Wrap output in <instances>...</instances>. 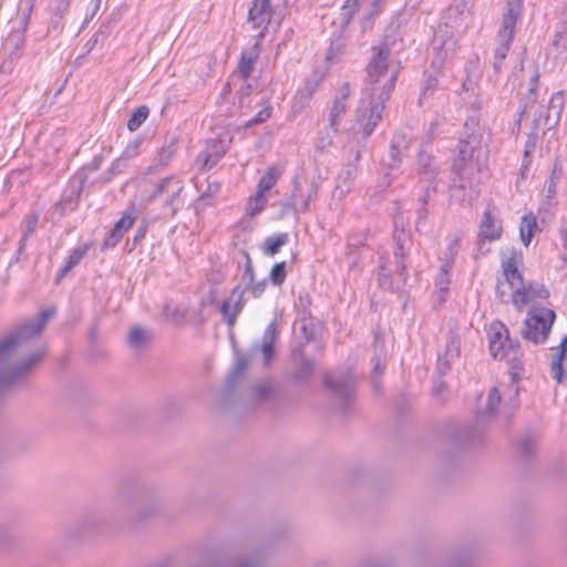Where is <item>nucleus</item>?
<instances>
[{"mask_svg":"<svg viewBox=\"0 0 567 567\" xmlns=\"http://www.w3.org/2000/svg\"><path fill=\"white\" fill-rule=\"evenodd\" d=\"M220 189V184L217 182L208 183L206 190H204L200 195V199L213 197Z\"/></svg>","mask_w":567,"mask_h":567,"instance_id":"338daca9","label":"nucleus"},{"mask_svg":"<svg viewBox=\"0 0 567 567\" xmlns=\"http://www.w3.org/2000/svg\"><path fill=\"white\" fill-rule=\"evenodd\" d=\"M472 131L468 132L470 124L465 123L466 132L458 141L457 153L452 164V172L460 178V188L466 187L465 179L472 173L473 154L481 144V135L475 131L477 123L472 122Z\"/></svg>","mask_w":567,"mask_h":567,"instance_id":"0eeeda50","label":"nucleus"},{"mask_svg":"<svg viewBox=\"0 0 567 567\" xmlns=\"http://www.w3.org/2000/svg\"><path fill=\"white\" fill-rule=\"evenodd\" d=\"M357 175H358V167L355 164L346 165L341 169V172L338 176L336 192H339L340 195L349 193L351 185H352L353 181L355 179Z\"/></svg>","mask_w":567,"mask_h":567,"instance_id":"a878e982","label":"nucleus"},{"mask_svg":"<svg viewBox=\"0 0 567 567\" xmlns=\"http://www.w3.org/2000/svg\"><path fill=\"white\" fill-rule=\"evenodd\" d=\"M513 399L511 400V403L509 404H504L503 406V413L505 414L506 419H509L514 412L516 411V409L518 408V400H517V395H518V386H515L513 389Z\"/></svg>","mask_w":567,"mask_h":567,"instance_id":"5fc2aeb1","label":"nucleus"},{"mask_svg":"<svg viewBox=\"0 0 567 567\" xmlns=\"http://www.w3.org/2000/svg\"><path fill=\"white\" fill-rule=\"evenodd\" d=\"M259 54L260 48L258 42L241 52L238 63V73L244 81H247L250 78Z\"/></svg>","mask_w":567,"mask_h":567,"instance_id":"6ab92c4d","label":"nucleus"},{"mask_svg":"<svg viewBox=\"0 0 567 567\" xmlns=\"http://www.w3.org/2000/svg\"><path fill=\"white\" fill-rule=\"evenodd\" d=\"M71 0H50L49 7L56 18L62 19L68 11Z\"/></svg>","mask_w":567,"mask_h":567,"instance_id":"603ef678","label":"nucleus"},{"mask_svg":"<svg viewBox=\"0 0 567 567\" xmlns=\"http://www.w3.org/2000/svg\"><path fill=\"white\" fill-rule=\"evenodd\" d=\"M248 19L254 27L265 24L257 35L278 33L282 21L281 14L270 9V0H252Z\"/></svg>","mask_w":567,"mask_h":567,"instance_id":"6e6552de","label":"nucleus"},{"mask_svg":"<svg viewBox=\"0 0 567 567\" xmlns=\"http://www.w3.org/2000/svg\"><path fill=\"white\" fill-rule=\"evenodd\" d=\"M506 6L502 14V23L498 29V35H514L515 27L522 17L524 0H505Z\"/></svg>","mask_w":567,"mask_h":567,"instance_id":"ddd939ff","label":"nucleus"},{"mask_svg":"<svg viewBox=\"0 0 567 567\" xmlns=\"http://www.w3.org/2000/svg\"><path fill=\"white\" fill-rule=\"evenodd\" d=\"M502 276L504 279V282L508 285V287L512 289V292H515L516 290L520 289L525 285L523 275L519 270V268L509 269L502 271Z\"/></svg>","mask_w":567,"mask_h":567,"instance_id":"c9c22d12","label":"nucleus"},{"mask_svg":"<svg viewBox=\"0 0 567 567\" xmlns=\"http://www.w3.org/2000/svg\"><path fill=\"white\" fill-rule=\"evenodd\" d=\"M473 21L471 12H462L457 7L450 6L442 17V30L450 35H463L470 31V23Z\"/></svg>","mask_w":567,"mask_h":567,"instance_id":"9b49d317","label":"nucleus"},{"mask_svg":"<svg viewBox=\"0 0 567 567\" xmlns=\"http://www.w3.org/2000/svg\"><path fill=\"white\" fill-rule=\"evenodd\" d=\"M184 189V185L182 181H176L174 183V187L172 188L171 194L164 202L163 205V217L164 218H173L176 216L177 212L183 206L182 192Z\"/></svg>","mask_w":567,"mask_h":567,"instance_id":"aec40b11","label":"nucleus"},{"mask_svg":"<svg viewBox=\"0 0 567 567\" xmlns=\"http://www.w3.org/2000/svg\"><path fill=\"white\" fill-rule=\"evenodd\" d=\"M150 115V109L145 105L137 107L127 121V128L131 132L137 131Z\"/></svg>","mask_w":567,"mask_h":567,"instance_id":"f704fd0d","label":"nucleus"},{"mask_svg":"<svg viewBox=\"0 0 567 567\" xmlns=\"http://www.w3.org/2000/svg\"><path fill=\"white\" fill-rule=\"evenodd\" d=\"M362 241H349L347 245V255L349 256V266L350 268H354L358 265V258L355 256V251L359 248V245H361Z\"/></svg>","mask_w":567,"mask_h":567,"instance_id":"6e6d98bb","label":"nucleus"},{"mask_svg":"<svg viewBox=\"0 0 567 567\" xmlns=\"http://www.w3.org/2000/svg\"><path fill=\"white\" fill-rule=\"evenodd\" d=\"M475 0H454V2L451 4L452 7H457V9L462 12H471V9L474 6Z\"/></svg>","mask_w":567,"mask_h":567,"instance_id":"774afa93","label":"nucleus"},{"mask_svg":"<svg viewBox=\"0 0 567 567\" xmlns=\"http://www.w3.org/2000/svg\"><path fill=\"white\" fill-rule=\"evenodd\" d=\"M523 254L515 247H505L501 250V270L519 268L523 265Z\"/></svg>","mask_w":567,"mask_h":567,"instance_id":"393cba45","label":"nucleus"},{"mask_svg":"<svg viewBox=\"0 0 567 567\" xmlns=\"http://www.w3.org/2000/svg\"><path fill=\"white\" fill-rule=\"evenodd\" d=\"M38 221H39L38 214H30L23 219L22 236L19 240V249H18L19 254H21L24 250L27 241L30 239V237L35 231Z\"/></svg>","mask_w":567,"mask_h":567,"instance_id":"2f4dec72","label":"nucleus"},{"mask_svg":"<svg viewBox=\"0 0 567 567\" xmlns=\"http://www.w3.org/2000/svg\"><path fill=\"white\" fill-rule=\"evenodd\" d=\"M360 8V0H347L342 7L344 14L351 16L358 12Z\"/></svg>","mask_w":567,"mask_h":567,"instance_id":"0e129e2a","label":"nucleus"},{"mask_svg":"<svg viewBox=\"0 0 567 567\" xmlns=\"http://www.w3.org/2000/svg\"><path fill=\"white\" fill-rule=\"evenodd\" d=\"M409 144L410 138L405 134H394L389 150V158L385 162L390 169L393 171L400 167L403 152L409 147Z\"/></svg>","mask_w":567,"mask_h":567,"instance_id":"2eb2a0df","label":"nucleus"},{"mask_svg":"<svg viewBox=\"0 0 567 567\" xmlns=\"http://www.w3.org/2000/svg\"><path fill=\"white\" fill-rule=\"evenodd\" d=\"M460 249V237H454L450 240L446 250L444 252L443 268L445 271H450L452 268L455 257Z\"/></svg>","mask_w":567,"mask_h":567,"instance_id":"e433bc0d","label":"nucleus"},{"mask_svg":"<svg viewBox=\"0 0 567 567\" xmlns=\"http://www.w3.org/2000/svg\"><path fill=\"white\" fill-rule=\"evenodd\" d=\"M395 247L393 250V260L380 257L378 281L381 288L388 290H399L408 279L405 265L404 246L401 236H394Z\"/></svg>","mask_w":567,"mask_h":567,"instance_id":"20e7f679","label":"nucleus"},{"mask_svg":"<svg viewBox=\"0 0 567 567\" xmlns=\"http://www.w3.org/2000/svg\"><path fill=\"white\" fill-rule=\"evenodd\" d=\"M91 248V244L84 243L70 250L64 260V265L60 268L55 281L60 282L74 267H76Z\"/></svg>","mask_w":567,"mask_h":567,"instance_id":"a211bd4d","label":"nucleus"},{"mask_svg":"<svg viewBox=\"0 0 567 567\" xmlns=\"http://www.w3.org/2000/svg\"><path fill=\"white\" fill-rule=\"evenodd\" d=\"M277 329L274 322L269 323L262 334L260 342L251 344L247 352H236V360L233 370L226 380V392L229 395L244 377L245 370L251 364L256 357L261 353L264 365L268 367L275 354V341Z\"/></svg>","mask_w":567,"mask_h":567,"instance_id":"7ed1b4c3","label":"nucleus"},{"mask_svg":"<svg viewBox=\"0 0 567 567\" xmlns=\"http://www.w3.org/2000/svg\"><path fill=\"white\" fill-rule=\"evenodd\" d=\"M288 240L289 235L287 233L269 236L262 244V251L265 255L275 256L279 252L280 248L288 243Z\"/></svg>","mask_w":567,"mask_h":567,"instance_id":"7c9ffc66","label":"nucleus"},{"mask_svg":"<svg viewBox=\"0 0 567 567\" xmlns=\"http://www.w3.org/2000/svg\"><path fill=\"white\" fill-rule=\"evenodd\" d=\"M327 74L326 69L315 68L309 78H307L296 93V101L300 106H305L312 99L319 85L323 82Z\"/></svg>","mask_w":567,"mask_h":567,"instance_id":"4468645a","label":"nucleus"},{"mask_svg":"<svg viewBox=\"0 0 567 567\" xmlns=\"http://www.w3.org/2000/svg\"><path fill=\"white\" fill-rule=\"evenodd\" d=\"M116 22H117V19L115 18L114 14H112L106 22H103L101 24L99 31L96 32V35H105V34L112 33L114 31L112 28V24H114Z\"/></svg>","mask_w":567,"mask_h":567,"instance_id":"680f3d73","label":"nucleus"},{"mask_svg":"<svg viewBox=\"0 0 567 567\" xmlns=\"http://www.w3.org/2000/svg\"><path fill=\"white\" fill-rule=\"evenodd\" d=\"M444 45L445 41L443 38H432L431 47L434 55L432 61L433 68H440L447 58V51L444 49Z\"/></svg>","mask_w":567,"mask_h":567,"instance_id":"72a5a7b5","label":"nucleus"},{"mask_svg":"<svg viewBox=\"0 0 567 567\" xmlns=\"http://www.w3.org/2000/svg\"><path fill=\"white\" fill-rule=\"evenodd\" d=\"M488 346L494 359H508L513 362L511 377L515 383L519 378L517 371L519 368V362L517 361L519 343L509 338L508 329L501 321L491 323L488 330Z\"/></svg>","mask_w":567,"mask_h":567,"instance_id":"39448f33","label":"nucleus"},{"mask_svg":"<svg viewBox=\"0 0 567 567\" xmlns=\"http://www.w3.org/2000/svg\"><path fill=\"white\" fill-rule=\"evenodd\" d=\"M177 179L174 176H167L162 178L155 186L153 193L150 196V202L156 199L158 196L164 194L165 192H172V188L174 187V183Z\"/></svg>","mask_w":567,"mask_h":567,"instance_id":"37998d69","label":"nucleus"},{"mask_svg":"<svg viewBox=\"0 0 567 567\" xmlns=\"http://www.w3.org/2000/svg\"><path fill=\"white\" fill-rule=\"evenodd\" d=\"M449 285V271H445L443 266L441 267V272L436 279V286L441 291H447Z\"/></svg>","mask_w":567,"mask_h":567,"instance_id":"e2e57ef3","label":"nucleus"},{"mask_svg":"<svg viewBox=\"0 0 567 567\" xmlns=\"http://www.w3.org/2000/svg\"><path fill=\"white\" fill-rule=\"evenodd\" d=\"M275 395V385L270 381H262L251 389V400L255 404L268 403Z\"/></svg>","mask_w":567,"mask_h":567,"instance_id":"cd10ccee","label":"nucleus"},{"mask_svg":"<svg viewBox=\"0 0 567 567\" xmlns=\"http://www.w3.org/2000/svg\"><path fill=\"white\" fill-rule=\"evenodd\" d=\"M453 361L447 359L444 355H439L436 362V372L440 377H444L451 369V363Z\"/></svg>","mask_w":567,"mask_h":567,"instance_id":"4d7b16f0","label":"nucleus"},{"mask_svg":"<svg viewBox=\"0 0 567 567\" xmlns=\"http://www.w3.org/2000/svg\"><path fill=\"white\" fill-rule=\"evenodd\" d=\"M461 342L460 339L455 336L449 337L445 346V351L442 355L446 357L447 359L454 361L460 357V350Z\"/></svg>","mask_w":567,"mask_h":567,"instance_id":"de8ad7c7","label":"nucleus"},{"mask_svg":"<svg viewBox=\"0 0 567 567\" xmlns=\"http://www.w3.org/2000/svg\"><path fill=\"white\" fill-rule=\"evenodd\" d=\"M35 2H37V0H22V2H21V6H22V17L20 19V23L22 24L23 31L25 30V27L28 24L30 14H31V12L33 10V7H34Z\"/></svg>","mask_w":567,"mask_h":567,"instance_id":"864d4df0","label":"nucleus"},{"mask_svg":"<svg viewBox=\"0 0 567 567\" xmlns=\"http://www.w3.org/2000/svg\"><path fill=\"white\" fill-rule=\"evenodd\" d=\"M567 351V337H564L559 343L557 352L553 355L550 361V373L558 384L566 380V370L563 361Z\"/></svg>","mask_w":567,"mask_h":567,"instance_id":"5701e85b","label":"nucleus"},{"mask_svg":"<svg viewBox=\"0 0 567 567\" xmlns=\"http://www.w3.org/2000/svg\"><path fill=\"white\" fill-rule=\"evenodd\" d=\"M255 281L254 266L250 256L244 252L243 272L239 276V282L234 287V295L240 300V295L245 296Z\"/></svg>","mask_w":567,"mask_h":567,"instance_id":"412c9836","label":"nucleus"},{"mask_svg":"<svg viewBox=\"0 0 567 567\" xmlns=\"http://www.w3.org/2000/svg\"><path fill=\"white\" fill-rule=\"evenodd\" d=\"M281 175V169L277 166H270L267 172L261 176L258 182L257 190L260 193H266L270 190L277 183L278 178Z\"/></svg>","mask_w":567,"mask_h":567,"instance_id":"473e14b6","label":"nucleus"},{"mask_svg":"<svg viewBox=\"0 0 567 567\" xmlns=\"http://www.w3.org/2000/svg\"><path fill=\"white\" fill-rule=\"evenodd\" d=\"M266 285H267L266 279H262L257 282L254 281L252 286H250L247 291H249L254 298H259L265 292Z\"/></svg>","mask_w":567,"mask_h":567,"instance_id":"bf43d9fd","label":"nucleus"},{"mask_svg":"<svg viewBox=\"0 0 567 567\" xmlns=\"http://www.w3.org/2000/svg\"><path fill=\"white\" fill-rule=\"evenodd\" d=\"M81 189H72L70 194H64L60 202L58 203V206L61 207L62 210L64 209H74L75 203L80 196Z\"/></svg>","mask_w":567,"mask_h":567,"instance_id":"3c124183","label":"nucleus"},{"mask_svg":"<svg viewBox=\"0 0 567 567\" xmlns=\"http://www.w3.org/2000/svg\"><path fill=\"white\" fill-rule=\"evenodd\" d=\"M318 186L316 183H311L306 194L301 192L297 182H295V188L290 197L288 206L293 207L296 210L306 213L309 210L310 202L317 197Z\"/></svg>","mask_w":567,"mask_h":567,"instance_id":"f3484780","label":"nucleus"},{"mask_svg":"<svg viewBox=\"0 0 567 567\" xmlns=\"http://www.w3.org/2000/svg\"><path fill=\"white\" fill-rule=\"evenodd\" d=\"M136 219V210L134 207L130 208L109 231L107 236L102 243V250L115 247L123 238L124 234L133 226Z\"/></svg>","mask_w":567,"mask_h":567,"instance_id":"f8f14e48","label":"nucleus"},{"mask_svg":"<svg viewBox=\"0 0 567 567\" xmlns=\"http://www.w3.org/2000/svg\"><path fill=\"white\" fill-rule=\"evenodd\" d=\"M555 318L553 309L532 306L523 321L522 338L535 344L544 343L548 339Z\"/></svg>","mask_w":567,"mask_h":567,"instance_id":"423d86ee","label":"nucleus"},{"mask_svg":"<svg viewBox=\"0 0 567 567\" xmlns=\"http://www.w3.org/2000/svg\"><path fill=\"white\" fill-rule=\"evenodd\" d=\"M512 302L514 307L522 311L527 305L536 303L538 300H545L549 297L548 289L539 282L525 284L520 289L512 292Z\"/></svg>","mask_w":567,"mask_h":567,"instance_id":"9d476101","label":"nucleus"},{"mask_svg":"<svg viewBox=\"0 0 567 567\" xmlns=\"http://www.w3.org/2000/svg\"><path fill=\"white\" fill-rule=\"evenodd\" d=\"M537 227V220L533 213L525 214L520 219L519 236L525 247H528Z\"/></svg>","mask_w":567,"mask_h":567,"instance_id":"c756f323","label":"nucleus"},{"mask_svg":"<svg viewBox=\"0 0 567 567\" xmlns=\"http://www.w3.org/2000/svg\"><path fill=\"white\" fill-rule=\"evenodd\" d=\"M299 355L300 363L292 371L291 378L297 383H307L313 374L315 364L311 360L307 359L301 352Z\"/></svg>","mask_w":567,"mask_h":567,"instance_id":"c85d7f7f","label":"nucleus"},{"mask_svg":"<svg viewBox=\"0 0 567 567\" xmlns=\"http://www.w3.org/2000/svg\"><path fill=\"white\" fill-rule=\"evenodd\" d=\"M287 277V264L286 261L276 262L270 272L269 280L274 286H281Z\"/></svg>","mask_w":567,"mask_h":567,"instance_id":"ea45409f","label":"nucleus"},{"mask_svg":"<svg viewBox=\"0 0 567 567\" xmlns=\"http://www.w3.org/2000/svg\"><path fill=\"white\" fill-rule=\"evenodd\" d=\"M53 313V309H44L0 339V394L21 385L44 357L45 348L29 351V341L41 333Z\"/></svg>","mask_w":567,"mask_h":567,"instance_id":"f257e3e1","label":"nucleus"},{"mask_svg":"<svg viewBox=\"0 0 567 567\" xmlns=\"http://www.w3.org/2000/svg\"><path fill=\"white\" fill-rule=\"evenodd\" d=\"M148 340L147 332L142 328H132L127 336L128 343L134 348H141Z\"/></svg>","mask_w":567,"mask_h":567,"instance_id":"c03bdc74","label":"nucleus"},{"mask_svg":"<svg viewBox=\"0 0 567 567\" xmlns=\"http://www.w3.org/2000/svg\"><path fill=\"white\" fill-rule=\"evenodd\" d=\"M244 296L240 295L239 300L238 297L234 295V290H231L230 296L219 305V311L228 327H233L235 324L238 315L244 308Z\"/></svg>","mask_w":567,"mask_h":567,"instance_id":"dca6fc26","label":"nucleus"},{"mask_svg":"<svg viewBox=\"0 0 567 567\" xmlns=\"http://www.w3.org/2000/svg\"><path fill=\"white\" fill-rule=\"evenodd\" d=\"M342 38H336L331 40L330 48L326 54V59L328 61H332L338 52H340L341 48L343 47V43L341 42Z\"/></svg>","mask_w":567,"mask_h":567,"instance_id":"13d9d810","label":"nucleus"},{"mask_svg":"<svg viewBox=\"0 0 567 567\" xmlns=\"http://www.w3.org/2000/svg\"><path fill=\"white\" fill-rule=\"evenodd\" d=\"M502 395L496 386L492 388L488 392L485 408H484V414L487 416H493L501 404Z\"/></svg>","mask_w":567,"mask_h":567,"instance_id":"58836bf2","label":"nucleus"},{"mask_svg":"<svg viewBox=\"0 0 567 567\" xmlns=\"http://www.w3.org/2000/svg\"><path fill=\"white\" fill-rule=\"evenodd\" d=\"M563 107V94L561 92L555 93L549 101V112L556 110V114H559Z\"/></svg>","mask_w":567,"mask_h":567,"instance_id":"052dcab7","label":"nucleus"},{"mask_svg":"<svg viewBox=\"0 0 567 567\" xmlns=\"http://www.w3.org/2000/svg\"><path fill=\"white\" fill-rule=\"evenodd\" d=\"M512 39L513 38H507L495 49L493 68L496 73L501 72L502 70L503 61L507 56L511 49Z\"/></svg>","mask_w":567,"mask_h":567,"instance_id":"4c0bfd02","label":"nucleus"},{"mask_svg":"<svg viewBox=\"0 0 567 567\" xmlns=\"http://www.w3.org/2000/svg\"><path fill=\"white\" fill-rule=\"evenodd\" d=\"M416 165L419 174L424 179L432 181L439 173V166L435 158L426 152L419 153Z\"/></svg>","mask_w":567,"mask_h":567,"instance_id":"b1692460","label":"nucleus"},{"mask_svg":"<svg viewBox=\"0 0 567 567\" xmlns=\"http://www.w3.org/2000/svg\"><path fill=\"white\" fill-rule=\"evenodd\" d=\"M536 450V442L533 437L526 436L522 439L518 443V452L519 455L527 460L529 458Z\"/></svg>","mask_w":567,"mask_h":567,"instance_id":"8fccbe9b","label":"nucleus"},{"mask_svg":"<svg viewBox=\"0 0 567 567\" xmlns=\"http://www.w3.org/2000/svg\"><path fill=\"white\" fill-rule=\"evenodd\" d=\"M437 86H439L437 76L430 74L426 78L425 83L423 85V89H422V92L420 95V104H423V102L426 101L427 97L433 95V93L436 91Z\"/></svg>","mask_w":567,"mask_h":567,"instance_id":"09e8293b","label":"nucleus"},{"mask_svg":"<svg viewBox=\"0 0 567 567\" xmlns=\"http://www.w3.org/2000/svg\"><path fill=\"white\" fill-rule=\"evenodd\" d=\"M538 81H539V74L537 71H535L534 74L529 79L528 94L525 97L523 113H525L527 107L529 105L534 104L536 101V90L538 86Z\"/></svg>","mask_w":567,"mask_h":567,"instance_id":"49530a36","label":"nucleus"},{"mask_svg":"<svg viewBox=\"0 0 567 567\" xmlns=\"http://www.w3.org/2000/svg\"><path fill=\"white\" fill-rule=\"evenodd\" d=\"M105 524V518L97 512L84 515L78 524L76 533H91L99 530Z\"/></svg>","mask_w":567,"mask_h":567,"instance_id":"bb28decb","label":"nucleus"},{"mask_svg":"<svg viewBox=\"0 0 567 567\" xmlns=\"http://www.w3.org/2000/svg\"><path fill=\"white\" fill-rule=\"evenodd\" d=\"M346 112H347V102H343L342 100L334 99L330 114H329L330 124L334 130H337L338 122L346 114Z\"/></svg>","mask_w":567,"mask_h":567,"instance_id":"79ce46f5","label":"nucleus"},{"mask_svg":"<svg viewBox=\"0 0 567 567\" xmlns=\"http://www.w3.org/2000/svg\"><path fill=\"white\" fill-rule=\"evenodd\" d=\"M175 143L171 142L169 144L164 145L157 153V165L161 167H165L172 161L175 154Z\"/></svg>","mask_w":567,"mask_h":567,"instance_id":"a18cd8bd","label":"nucleus"},{"mask_svg":"<svg viewBox=\"0 0 567 567\" xmlns=\"http://www.w3.org/2000/svg\"><path fill=\"white\" fill-rule=\"evenodd\" d=\"M266 202L267 199L265 194L257 190L255 196L249 199V203L246 207V214L251 217L256 216L265 208Z\"/></svg>","mask_w":567,"mask_h":567,"instance_id":"a19ab883","label":"nucleus"},{"mask_svg":"<svg viewBox=\"0 0 567 567\" xmlns=\"http://www.w3.org/2000/svg\"><path fill=\"white\" fill-rule=\"evenodd\" d=\"M391 49L386 43L372 47V54L367 64L368 83L362 90L355 121L360 133L368 138L382 120L384 104L390 99L398 80L399 70L392 69L389 73V59Z\"/></svg>","mask_w":567,"mask_h":567,"instance_id":"f03ea898","label":"nucleus"},{"mask_svg":"<svg viewBox=\"0 0 567 567\" xmlns=\"http://www.w3.org/2000/svg\"><path fill=\"white\" fill-rule=\"evenodd\" d=\"M326 388L338 401L340 409L346 412V405L354 394L355 378L351 371L331 372L324 378Z\"/></svg>","mask_w":567,"mask_h":567,"instance_id":"1a4fd4ad","label":"nucleus"},{"mask_svg":"<svg viewBox=\"0 0 567 567\" xmlns=\"http://www.w3.org/2000/svg\"><path fill=\"white\" fill-rule=\"evenodd\" d=\"M502 226L494 218L489 210H485L482 216L480 225V238L481 240L493 241L501 237Z\"/></svg>","mask_w":567,"mask_h":567,"instance_id":"4be33fe9","label":"nucleus"},{"mask_svg":"<svg viewBox=\"0 0 567 567\" xmlns=\"http://www.w3.org/2000/svg\"><path fill=\"white\" fill-rule=\"evenodd\" d=\"M270 117V110L269 109H264L261 111H259L256 116H254L249 122H248V125H255V124H259V123H262L265 122L266 120H268Z\"/></svg>","mask_w":567,"mask_h":567,"instance_id":"69168bd1","label":"nucleus"}]
</instances>
